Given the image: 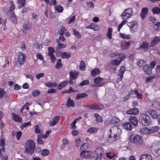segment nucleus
Here are the masks:
<instances>
[{
  "label": "nucleus",
  "mask_w": 160,
  "mask_h": 160,
  "mask_svg": "<svg viewBox=\"0 0 160 160\" xmlns=\"http://www.w3.org/2000/svg\"><path fill=\"white\" fill-rule=\"evenodd\" d=\"M35 148V143L34 141L31 139L29 140L26 143L24 152L28 155H31L33 153Z\"/></svg>",
  "instance_id": "obj_1"
},
{
  "label": "nucleus",
  "mask_w": 160,
  "mask_h": 160,
  "mask_svg": "<svg viewBox=\"0 0 160 160\" xmlns=\"http://www.w3.org/2000/svg\"><path fill=\"white\" fill-rule=\"evenodd\" d=\"M139 121L144 126H148L152 123L150 117L147 114H143L140 115Z\"/></svg>",
  "instance_id": "obj_2"
},
{
  "label": "nucleus",
  "mask_w": 160,
  "mask_h": 160,
  "mask_svg": "<svg viewBox=\"0 0 160 160\" xmlns=\"http://www.w3.org/2000/svg\"><path fill=\"white\" fill-rule=\"evenodd\" d=\"M131 142L137 144L142 145L143 142L142 137L138 134H132L130 137Z\"/></svg>",
  "instance_id": "obj_3"
},
{
  "label": "nucleus",
  "mask_w": 160,
  "mask_h": 160,
  "mask_svg": "<svg viewBox=\"0 0 160 160\" xmlns=\"http://www.w3.org/2000/svg\"><path fill=\"white\" fill-rule=\"evenodd\" d=\"M127 25L129 27L130 31L132 33H134L137 31L138 25L136 21L132 20L128 22L127 23Z\"/></svg>",
  "instance_id": "obj_4"
},
{
  "label": "nucleus",
  "mask_w": 160,
  "mask_h": 160,
  "mask_svg": "<svg viewBox=\"0 0 160 160\" xmlns=\"http://www.w3.org/2000/svg\"><path fill=\"white\" fill-rule=\"evenodd\" d=\"M112 135H114L117 138L119 139L120 137V135L122 132L121 129L117 126L112 127L110 130Z\"/></svg>",
  "instance_id": "obj_5"
},
{
  "label": "nucleus",
  "mask_w": 160,
  "mask_h": 160,
  "mask_svg": "<svg viewBox=\"0 0 160 160\" xmlns=\"http://www.w3.org/2000/svg\"><path fill=\"white\" fill-rule=\"evenodd\" d=\"M94 84L91 85L92 87H100L104 85L105 83L104 82V79L100 77H98L94 79Z\"/></svg>",
  "instance_id": "obj_6"
},
{
  "label": "nucleus",
  "mask_w": 160,
  "mask_h": 160,
  "mask_svg": "<svg viewBox=\"0 0 160 160\" xmlns=\"http://www.w3.org/2000/svg\"><path fill=\"white\" fill-rule=\"evenodd\" d=\"M93 153L88 151H81L80 153V157L82 158H89L93 157L92 154Z\"/></svg>",
  "instance_id": "obj_7"
},
{
  "label": "nucleus",
  "mask_w": 160,
  "mask_h": 160,
  "mask_svg": "<svg viewBox=\"0 0 160 160\" xmlns=\"http://www.w3.org/2000/svg\"><path fill=\"white\" fill-rule=\"evenodd\" d=\"M97 155L95 160H102L103 155V151L101 148H97L95 151Z\"/></svg>",
  "instance_id": "obj_8"
},
{
  "label": "nucleus",
  "mask_w": 160,
  "mask_h": 160,
  "mask_svg": "<svg viewBox=\"0 0 160 160\" xmlns=\"http://www.w3.org/2000/svg\"><path fill=\"white\" fill-rule=\"evenodd\" d=\"M89 109H93L94 110H100L103 108L104 106L102 105H98L97 104H91L87 105V106Z\"/></svg>",
  "instance_id": "obj_9"
},
{
  "label": "nucleus",
  "mask_w": 160,
  "mask_h": 160,
  "mask_svg": "<svg viewBox=\"0 0 160 160\" xmlns=\"http://www.w3.org/2000/svg\"><path fill=\"white\" fill-rule=\"evenodd\" d=\"M139 113V110L137 108H133L130 109L126 111L128 114L137 115Z\"/></svg>",
  "instance_id": "obj_10"
},
{
  "label": "nucleus",
  "mask_w": 160,
  "mask_h": 160,
  "mask_svg": "<svg viewBox=\"0 0 160 160\" xmlns=\"http://www.w3.org/2000/svg\"><path fill=\"white\" fill-rule=\"evenodd\" d=\"M60 119V117L56 116L52 120L50 121L48 124L50 126H54L57 124Z\"/></svg>",
  "instance_id": "obj_11"
},
{
  "label": "nucleus",
  "mask_w": 160,
  "mask_h": 160,
  "mask_svg": "<svg viewBox=\"0 0 160 160\" xmlns=\"http://www.w3.org/2000/svg\"><path fill=\"white\" fill-rule=\"evenodd\" d=\"M129 120L131 123L133 124L134 126L136 127L138 126V121L137 118L135 116H131L130 117Z\"/></svg>",
  "instance_id": "obj_12"
},
{
  "label": "nucleus",
  "mask_w": 160,
  "mask_h": 160,
  "mask_svg": "<svg viewBox=\"0 0 160 160\" xmlns=\"http://www.w3.org/2000/svg\"><path fill=\"white\" fill-rule=\"evenodd\" d=\"M18 60L17 61L19 62L21 65H22L25 61V56L24 54L21 52L19 53Z\"/></svg>",
  "instance_id": "obj_13"
},
{
  "label": "nucleus",
  "mask_w": 160,
  "mask_h": 160,
  "mask_svg": "<svg viewBox=\"0 0 160 160\" xmlns=\"http://www.w3.org/2000/svg\"><path fill=\"white\" fill-rule=\"evenodd\" d=\"M125 71V68L124 66L121 67L118 74V77L119 79L121 81L123 77V74Z\"/></svg>",
  "instance_id": "obj_14"
},
{
  "label": "nucleus",
  "mask_w": 160,
  "mask_h": 160,
  "mask_svg": "<svg viewBox=\"0 0 160 160\" xmlns=\"http://www.w3.org/2000/svg\"><path fill=\"white\" fill-rule=\"evenodd\" d=\"M160 41L159 38L158 36H155L154 39L152 41L149 47H154L156 44L159 43Z\"/></svg>",
  "instance_id": "obj_15"
},
{
  "label": "nucleus",
  "mask_w": 160,
  "mask_h": 160,
  "mask_svg": "<svg viewBox=\"0 0 160 160\" xmlns=\"http://www.w3.org/2000/svg\"><path fill=\"white\" fill-rule=\"evenodd\" d=\"M148 12V9L147 8H143L141 10L140 16L143 19L144 18Z\"/></svg>",
  "instance_id": "obj_16"
},
{
  "label": "nucleus",
  "mask_w": 160,
  "mask_h": 160,
  "mask_svg": "<svg viewBox=\"0 0 160 160\" xmlns=\"http://www.w3.org/2000/svg\"><path fill=\"white\" fill-rule=\"evenodd\" d=\"M112 133L110 132V135H109L108 138L107 139V142L109 143H112L118 139L116 137H114V135H112Z\"/></svg>",
  "instance_id": "obj_17"
},
{
  "label": "nucleus",
  "mask_w": 160,
  "mask_h": 160,
  "mask_svg": "<svg viewBox=\"0 0 160 160\" xmlns=\"http://www.w3.org/2000/svg\"><path fill=\"white\" fill-rule=\"evenodd\" d=\"M143 70L144 72L148 74H150L152 72V69L149 65H146L144 66Z\"/></svg>",
  "instance_id": "obj_18"
},
{
  "label": "nucleus",
  "mask_w": 160,
  "mask_h": 160,
  "mask_svg": "<svg viewBox=\"0 0 160 160\" xmlns=\"http://www.w3.org/2000/svg\"><path fill=\"white\" fill-rule=\"evenodd\" d=\"M12 118L15 122H22V120L21 117L15 113L12 114Z\"/></svg>",
  "instance_id": "obj_19"
},
{
  "label": "nucleus",
  "mask_w": 160,
  "mask_h": 160,
  "mask_svg": "<svg viewBox=\"0 0 160 160\" xmlns=\"http://www.w3.org/2000/svg\"><path fill=\"white\" fill-rule=\"evenodd\" d=\"M31 26V24L30 23H28L27 24H25L23 26V28L22 31L23 33L26 34L27 33L28 29H29Z\"/></svg>",
  "instance_id": "obj_20"
},
{
  "label": "nucleus",
  "mask_w": 160,
  "mask_h": 160,
  "mask_svg": "<svg viewBox=\"0 0 160 160\" xmlns=\"http://www.w3.org/2000/svg\"><path fill=\"white\" fill-rule=\"evenodd\" d=\"M57 42L58 43V44L57 46L56 50H60L65 48L67 45L65 44H64L60 42L59 41L58 39H57Z\"/></svg>",
  "instance_id": "obj_21"
},
{
  "label": "nucleus",
  "mask_w": 160,
  "mask_h": 160,
  "mask_svg": "<svg viewBox=\"0 0 160 160\" xmlns=\"http://www.w3.org/2000/svg\"><path fill=\"white\" fill-rule=\"evenodd\" d=\"M99 129L96 127H91L88 128L87 132L91 133H97Z\"/></svg>",
  "instance_id": "obj_22"
},
{
  "label": "nucleus",
  "mask_w": 160,
  "mask_h": 160,
  "mask_svg": "<svg viewBox=\"0 0 160 160\" xmlns=\"http://www.w3.org/2000/svg\"><path fill=\"white\" fill-rule=\"evenodd\" d=\"M130 43L129 42L122 41L120 43L121 47L124 49H127L129 48Z\"/></svg>",
  "instance_id": "obj_23"
},
{
  "label": "nucleus",
  "mask_w": 160,
  "mask_h": 160,
  "mask_svg": "<svg viewBox=\"0 0 160 160\" xmlns=\"http://www.w3.org/2000/svg\"><path fill=\"white\" fill-rule=\"evenodd\" d=\"M123 126L125 129L130 131L132 130L133 128L130 122H125L123 124Z\"/></svg>",
  "instance_id": "obj_24"
},
{
  "label": "nucleus",
  "mask_w": 160,
  "mask_h": 160,
  "mask_svg": "<svg viewBox=\"0 0 160 160\" xmlns=\"http://www.w3.org/2000/svg\"><path fill=\"white\" fill-rule=\"evenodd\" d=\"M124 12L127 15L128 17H130L133 14L132 9L131 8H128L126 9L123 12Z\"/></svg>",
  "instance_id": "obj_25"
},
{
  "label": "nucleus",
  "mask_w": 160,
  "mask_h": 160,
  "mask_svg": "<svg viewBox=\"0 0 160 160\" xmlns=\"http://www.w3.org/2000/svg\"><path fill=\"white\" fill-rule=\"evenodd\" d=\"M75 103L74 101L71 99L69 97L68 98L67 102L66 103V106L68 107H74Z\"/></svg>",
  "instance_id": "obj_26"
},
{
  "label": "nucleus",
  "mask_w": 160,
  "mask_h": 160,
  "mask_svg": "<svg viewBox=\"0 0 160 160\" xmlns=\"http://www.w3.org/2000/svg\"><path fill=\"white\" fill-rule=\"evenodd\" d=\"M152 158L151 155L146 154L142 155L140 160H152Z\"/></svg>",
  "instance_id": "obj_27"
},
{
  "label": "nucleus",
  "mask_w": 160,
  "mask_h": 160,
  "mask_svg": "<svg viewBox=\"0 0 160 160\" xmlns=\"http://www.w3.org/2000/svg\"><path fill=\"white\" fill-rule=\"evenodd\" d=\"M70 78L71 79H76L78 75V73L77 71H71L69 73Z\"/></svg>",
  "instance_id": "obj_28"
},
{
  "label": "nucleus",
  "mask_w": 160,
  "mask_h": 160,
  "mask_svg": "<svg viewBox=\"0 0 160 160\" xmlns=\"http://www.w3.org/2000/svg\"><path fill=\"white\" fill-rule=\"evenodd\" d=\"M148 47V44L147 42H144L139 46V48L142 49V50L146 51L147 50Z\"/></svg>",
  "instance_id": "obj_29"
},
{
  "label": "nucleus",
  "mask_w": 160,
  "mask_h": 160,
  "mask_svg": "<svg viewBox=\"0 0 160 160\" xmlns=\"http://www.w3.org/2000/svg\"><path fill=\"white\" fill-rule=\"evenodd\" d=\"M61 56L62 58L68 59L71 57V54L69 52H61Z\"/></svg>",
  "instance_id": "obj_30"
},
{
  "label": "nucleus",
  "mask_w": 160,
  "mask_h": 160,
  "mask_svg": "<svg viewBox=\"0 0 160 160\" xmlns=\"http://www.w3.org/2000/svg\"><path fill=\"white\" fill-rule=\"evenodd\" d=\"M149 114L152 118H156L158 117L157 111L154 110H152L150 111Z\"/></svg>",
  "instance_id": "obj_31"
},
{
  "label": "nucleus",
  "mask_w": 160,
  "mask_h": 160,
  "mask_svg": "<svg viewBox=\"0 0 160 160\" xmlns=\"http://www.w3.org/2000/svg\"><path fill=\"white\" fill-rule=\"evenodd\" d=\"M141 131L147 134H150L151 133L150 128H148L147 127L142 128L141 129Z\"/></svg>",
  "instance_id": "obj_32"
},
{
  "label": "nucleus",
  "mask_w": 160,
  "mask_h": 160,
  "mask_svg": "<svg viewBox=\"0 0 160 160\" xmlns=\"http://www.w3.org/2000/svg\"><path fill=\"white\" fill-rule=\"evenodd\" d=\"M5 142L4 139L3 138H2L0 139V146L2 149V151L4 152L5 149Z\"/></svg>",
  "instance_id": "obj_33"
},
{
  "label": "nucleus",
  "mask_w": 160,
  "mask_h": 160,
  "mask_svg": "<svg viewBox=\"0 0 160 160\" xmlns=\"http://www.w3.org/2000/svg\"><path fill=\"white\" fill-rule=\"evenodd\" d=\"M120 121L119 118L116 117H113L111 121V122L112 124L116 125Z\"/></svg>",
  "instance_id": "obj_34"
},
{
  "label": "nucleus",
  "mask_w": 160,
  "mask_h": 160,
  "mask_svg": "<svg viewBox=\"0 0 160 160\" xmlns=\"http://www.w3.org/2000/svg\"><path fill=\"white\" fill-rule=\"evenodd\" d=\"M94 117L96 118L97 122H103V120L101 116L98 113H95L94 114Z\"/></svg>",
  "instance_id": "obj_35"
},
{
  "label": "nucleus",
  "mask_w": 160,
  "mask_h": 160,
  "mask_svg": "<svg viewBox=\"0 0 160 160\" xmlns=\"http://www.w3.org/2000/svg\"><path fill=\"white\" fill-rule=\"evenodd\" d=\"M68 82L67 81H64L62 82H61L59 85L57 87V88L58 89L60 90L63 87L65 86L68 83Z\"/></svg>",
  "instance_id": "obj_36"
},
{
  "label": "nucleus",
  "mask_w": 160,
  "mask_h": 160,
  "mask_svg": "<svg viewBox=\"0 0 160 160\" xmlns=\"http://www.w3.org/2000/svg\"><path fill=\"white\" fill-rule=\"evenodd\" d=\"M100 71V70L98 68L92 70L91 72L92 76L93 77L95 76L96 74L99 73Z\"/></svg>",
  "instance_id": "obj_37"
},
{
  "label": "nucleus",
  "mask_w": 160,
  "mask_h": 160,
  "mask_svg": "<svg viewBox=\"0 0 160 160\" xmlns=\"http://www.w3.org/2000/svg\"><path fill=\"white\" fill-rule=\"evenodd\" d=\"M18 8L20 9L22 7L24 6L25 5L26 1L25 0H18Z\"/></svg>",
  "instance_id": "obj_38"
},
{
  "label": "nucleus",
  "mask_w": 160,
  "mask_h": 160,
  "mask_svg": "<svg viewBox=\"0 0 160 160\" xmlns=\"http://www.w3.org/2000/svg\"><path fill=\"white\" fill-rule=\"evenodd\" d=\"M88 96V94L85 93H83L78 94L76 96V99H80L81 98H84Z\"/></svg>",
  "instance_id": "obj_39"
},
{
  "label": "nucleus",
  "mask_w": 160,
  "mask_h": 160,
  "mask_svg": "<svg viewBox=\"0 0 160 160\" xmlns=\"http://www.w3.org/2000/svg\"><path fill=\"white\" fill-rule=\"evenodd\" d=\"M62 63L61 59H59L57 61V63L55 66V68L57 69H59L60 67H62Z\"/></svg>",
  "instance_id": "obj_40"
},
{
  "label": "nucleus",
  "mask_w": 160,
  "mask_h": 160,
  "mask_svg": "<svg viewBox=\"0 0 160 160\" xmlns=\"http://www.w3.org/2000/svg\"><path fill=\"white\" fill-rule=\"evenodd\" d=\"M121 62V60L119 59H114L112 60L111 63L112 65L117 66L119 65Z\"/></svg>",
  "instance_id": "obj_41"
},
{
  "label": "nucleus",
  "mask_w": 160,
  "mask_h": 160,
  "mask_svg": "<svg viewBox=\"0 0 160 160\" xmlns=\"http://www.w3.org/2000/svg\"><path fill=\"white\" fill-rule=\"evenodd\" d=\"M152 11L154 14H159L160 13V8L158 7L153 8Z\"/></svg>",
  "instance_id": "obj_42"
},
{
  "label": "nucleus",
  "mask_w": 160,
  "mask_h": 160,
  "mask_svg": "<svg viewBox=\"0 0 160 160\" xmlns=\"http://www.w3.org/2000/svg\"><path fill=\"white\" fill-rule=\"evenodd\" d=\"M112 29L111 28H109L108 30V32L107 33L106 36L110 39H112Z\"/></svg>",
  "instance_id": "obj_43"
},
{
  "label": "nucleus",
  "mask_w": 160,
  "mask_h": 160,
  "mask_svg": "<svg viewBox=\"0 0 160 160\" xmlns=\"http://www.w3.org/2000/svg\"><path fill=\"white\" fill-rule=\"evenodd\" d=\"M88 148V144L87 143H84L83 144L81 147L80 149L81 151H86Z\"/></svg>",
  "instance_id": "obj_44"
},
{
  "label": "nucleus",
  "mask_w": 160,
  "mask_h": 160,
  "mask_svg": "<svg viewBox=\"0 0 160 160\" xmlns=\"http://www.w3.org/2000/svg\"><path fill=\"white\" fill-rule=\"evenodd\" d=\"M11 19L13 23L16 24L17 23V19L15 14L12 12L11 16Z\"/></svg>",
  "instance_id": "obj_45"
},
{
  "label": "nucleus",
  "mask_w": 160,
  "mask_h": 160,
  "mask_svg": "<svg viewBox=\"0 0 160 160\" xmlns=\"http://www.w3.org/2000/svg\"><path fill=\"white\" fill-rule=\"evenodd\" d=\"M86 67V65L84 62L83 61H82L81 62L79 66L80 69L81 71H83L85 69Z\"/></svg>",
  "instance_id": "obj_46"
},
{
  "label": "nucleus",
  "mask_w": 160,
  "mask_h": 160,
  "mask_svg": "<svg viewBox=\"0 0 160 160\" xmlns=\"http://www.w3.org/2000/svg\"><path fill=\"white\" fill-rule=\"evenodd\" d=\"M55 8V10L58 12H62L63 11V8L61 5H57Z\"/></svg>",
  "instance_id": "obj_47"
},
{
  "label": "nucleus",
  "mask_w": 160,
  "mask_h": 160,
  "mask_svg": "<svg viewBox=\"0 0 160 160\" xmlns=\"http://www.w3.org/2000/svg\"><path fill=\"white\" fill-rule=\"evenodd\" d=\"M155 77L154 76H151L147 77L146 79V82L147 83H149L152 82L155 79Z\"/></svg>",
  "instance_id": "obj_48"
},
{
  "label": "nucleus",
  "mask_w": 160,
  "mask_h": 160,
  "mask_svg": "<svg viewBox=\"0 0 160 160\" xmlns=\"http://www.w3.org/2000/svg\"><path fill=\"white\" fill-rule=\"evenodd\" d=\"M48 56L50 57V60L52 63L54 62L56 60V58L55 55L53 54H51L50 53H48Z\"/></svg>",
  "instance_id": "obj_49"
},
{
  "label": "nucleus",
  "mask_w": 160,
  "mask_h": 160,
  "mask_svg": "<svg viewBox=\"0 0 160 160\" xmlns=\"http://www.w3.org/2000/svg\"><path fill=\"white\" fill-rule=\"evenodd\" d=\"M151 133H153L154 132H157L160 129V127L158 126H156L154 127H152L150 128Z\"/></svg>",
  "instance_id": "obj_50"
},
{
  "label": "nucleus",
  "mask_w": 160,
  "mask_h": 160,
  "mask_svg": "<svg viewBox=\"0 0 160 160\" xmlns=\"http://www.w3.org/2000/svg\"><path fill=\"white\" fill-rule=\"evenodd\" d=\"M49 151L47 149L43 150L41 152V155L43 156H47L49 153Z\"/></svg>",
  "instance_id": "obj_51"
},
{
  "label": "nucleus",
  "mask_w": 160,
  "mask_h": 160,
  "mask_svg": "<svg viewBox=\"0 0 160 160\" xmlns=\"http://www.w3.org/2000/svg\"><path fill=\"white\" fill-rule=\"evenodd\" d=\"M73 32L74 35H75L78 39H79L81 38V34L75 29H73Z\"/></svg>",
  "instance_id": "obj_52"
},
{
  "label": "nucleus",
  "mask_w": 160,
  "mask_h": 160,
  "mask_svg": "<svg viewBox=\"0 0 160 160\" xmlns=\"http://www.w3.org/2000/svg\"><path fill=\"white\" fill-rule=\"evenodd\" d=\"M120 37L122 38L129 39L131 38V36L129 35H126L123 33H120Z\"/></svg>",
  "instance_id": "obj_53"
},
{
  "label": "nucleus",
  "mask_w": 160,
  "mask_h": 160,
  "mask_svg": "<svg viewBox=\"0 0 160 160\" xmlns=\"http://www.w3.org/2000/svg\"><path fill=\"white\" fill-rule=\"evenodd\" d=\"M45 85L48 87H52L53 86L56 87L57 85L55 83L48 82L45 83Z\"/></svg>",
  "instance_id": "obj_54"
},
{
  "label": "nucleus",
  "mask_w": 160,
  "mask_h": 160,
  "mask_svg": "<svg viewBox=\"0 0 160 160\" xmlns=\"http://www.w3.org/2000/svg\"><path fill=\"white\" fill-rule=\"evenodd\" d=\"M93 26L92 27V29L94 31H98L100 29V27L97 24H92Z\"/></svg>",
  "instance_id": "obj_55"
},
{
  "label": "nucleus",
  "mask_w": 160,
  "mask_h": 160,
  "mask_svg": "<svg viewBox=\"0 0 160 160\" xmlns=\"http://www.w3.org/2000/svg\"><path fill=\"white\" fill-rule=\"evenodd\" d=\"M118 56H119L118 59L121 60V62H122L125 57V54L123 53H118Z\"/></svg>",
  "instance_id": "obj_56"
},
{
  "label": "nucleus",
  "mask_w": 160,
  "mask_h": 160,
  "mask_svg": "<svg viewBox=\"0 0 160 160\" xmlns=\"http://www.w3.org/2000/svg\"><path fill=\"white\" fill-rule=\"evenodd\" d=\"M89 83V80H85L82 81L80 83V85L81 86H82L84 85H88Z\"/></svg>",
  "instance_id": "obj_57"
},
{
  "label": "nucleus",
  "mask_w": 160,
  "mask_h": 160,
  "mask_svg": "<svg viewBox=\"0 0 160 160\" xmlns=\"http://www.w3.org/2000/svg\"><path fill=\"white\" fill-rule=\"evenodd\" d=\"M125 13V12H122L121 15V18L123 20H127V19L129 18L130 17H128V16Z\"/></svg>",
  "instance_id": "obj_58"
},
{
  "label": "nucleus",
  "mask_w": 160,
  "mask_h": 160,
  "mask_svg": "<svg viewBox=\"0 0 160 160\" xmlns=\"http://www.w3.org/2000/svg\"><path fill=\"white\" fill-rule=\"evenodd\" d=\"M115 156V155L113 153L109 152L107 154V157L110 159L114 158Z\"/></svg>",
  "instance_id": "obj_59"
},
{
  "label": "nucleus",
  "mask_w": 160,
  "mask_h": 160,
  "mask_svg": "<svg viewBox=\"0 0 160 160\" xmlns=\"http://www.w3.org/2000/svg\"><path fill=\"white\" fill-rule=\"evenodd\" d=\"M154 29L156 30H159L160 29V22H158L155 24L154 26Z\"/></svg>",
  "instance_id": "obj_60"
},
{
  "label": "nucleus",
  "mask_w": 160,
  "mask_h": 160,
  "mask_svg": "<svg viewBox=\"0 0 160 160\" xmlns=\"http://www.w3.org/2000/svg\"><path fill=\"white\" fill-rule=\"evenodd\" d=\"M144 62L143 60L139 59L137 61V64L139 67H141L142 65Z\"/></svg>",
  "instance_id": "obj_61"
},
{
  "label": "nucleus",
  "mask_w": 160,
  "mask_h": 160,
  "mask_svg": "<svg viewBox=\"0 0 160 160\" xmlns=\"http://www.w3.org/2000/svg\"><path fill=\"white\" fill-rule=\"evenodd\" d=\"M31 124V122L29 121L27 122H24L22 123L21 124V126H20V128H25L26 127L30 125Z\"/></svg>",
  "instance_id": "obj_62"
},
{
  "label": "nucleus",
  "mask_w": 160,
  "mask_h": 160,
  "mask_svg": "<svg viewBox=\"0 0 160 160\" xmlns=\"http://www.w3.org/2000/svg\"><path fill=\"white\" fill-rule=\"evenodd\" d=\"M65 30V28L64 27H62L61 28L60 30L58 32L59 33V34L61 35H63L64 32V31Z\"/></svg>",
  "instance_id": "obj_63"
},
{
  "label": "nucleus",
  "mask_w": 160,
  "mask_h": 160,
  "mask_svg": "<svg viewBox=\"0 0 160 160\" xmlns=\"http://www.w3.org/2000/svg\"><path fill=\"white\" fill-rule=\"evenodd\" d=\"M40 94V92L37 90H34L32 93V95L34 97L37 96L39 95Z\"/></svg>",
  "instance_id": "obj_64"
}]
</instances>
